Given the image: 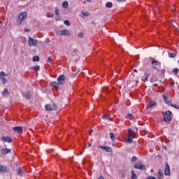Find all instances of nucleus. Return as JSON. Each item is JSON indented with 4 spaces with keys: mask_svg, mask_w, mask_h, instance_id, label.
<instances>
[{
    "mask_svg": "<svg viewBox=\"0 0 179 179\" xmlns=\"http://www.w3.org/2000/svg\"><path fill=\"white\" fill-rule=\"evenodd\" d=\"M27 19V12L22 11L20 13L17 17V23L20 25L24 20Z\"/></svg>",
    "mask_w": 179,
    "mask_h": 179,
    "instance_id": "1",
    "label": "nucleus"
},
{
    "mask_svg": "<svg viewBox=\"0 0 179 179\" xmlns=\"http://www.w3.org/2000/svg\"><path fill=\"white\" fill-rule=\"evenodd\" d=\"M171 114H173V113L170 110H168V111L162 113V115L164 117V122H166V124H169V122H170V121H171V118H172Z\"/></svg>",
    "mask_w": 179,
    "mask_h": 179,
    "instance_id": "2",
    "label": "nucleus"
},
{
    "mask_svg": "<svg viewBox=\"0 0 179 179\" xmlns=\"http://www.w3.org/2000/svg\"><path fill=\"white\" fill-rule=\"evenodd\" d=\"M55 33L57 36H64L66 37H69V36H71V31L68 29H64L62 31L57 30Z\"/></svg>",
    "mask_w": 179,
    "mask_h": 179,
    "instance_id": "3",
    "label": "nucleus"
},
{
    "mask_svg": "<svg viewBox=\"0 0 179 179\" xmlns=\"http://www.w3.org/2000/svg\"><path fill=\"white\" fill-rule=\"evenodd\" d=\"M134 167L136 170H142V171L145 170L146 169V166H145V164H142V162H141L136 163Z\"/></svg>",
    "mask_w": 179,
    "mask_h": 179,
    "instance_id": "4",
    "label": "nucleus"
},
{
    "mask_svg": "<svg viewBox=\"0 0 179 179\" xmlns=\"http://www.w3.org/2000/svg\"><path fill=\"white\" fill-rule=\"evenodd\" d=\"M134 138H135V132L129 133L128 136L126 138L125 142L132 143V142H134Z\"/></svg>",
    "mask_w": 179,
    "mask_h": 179,
    "instance_id": "5",
    "label": "nucleus"
},
{
    "mask_svg": "<svg viewBox=\"0 0 179 179\" xmlns=\"http://www.w3.org/2000/svg\"><path fill=\"white\" fill-rule=\"evenodd\" d=\"M28 42L30 47H36L38 44V41L36 39H34L31 37H29Z\"/></svg>",
    "mask_w": 179,
    "mask_h": 179,
    "instance_id": "6",
    "label": "nucleus"
},
{
    "mask_svg": "<svg viewBox=\"0 0 179 179\" xmlns=\"http://www.w3.org/2000/svg\"><path fill=\"white\" fill-rule=\"evenodd\" d=\"M45 108L47 111H52L57 110V105H55V103L48 104Z\"/></svg>",
    "mask_w": 179,
    "mask_h": 179,
    "instance_id": "7",
    "label": "nucleus"
},
{
    "mask_svg": "<svg viewBox=\"0 0 179 179\" xmlns=\"http://www.w3.org/2000/svg\"><path fill=\"white\" fill-rule=\"evenodd\" d=\"M171 174L170 165H169V163L165 162L164 176H171Z\"/></svg>",
    "mask_w": 179,
    "mask_h": 179,
    "instance_id": "8",
    "label": "nucleus"
},
{
    "mask_svg": "<svg viewBox=\"0 0 179 179\" xmlns=\"http://www.w3.org/2000/svg\"><path fill=\"white\" fill-rule=\"evenodd\" d=\"M98 148L103 149V150H105V152H108V153L113 152V148H110L109 146L99 145Z\"/></svg>",
    "mask_w": 179,
    "mask_h": 179,
    "instance_id": "9",
    "label": "nucleus"
},
{
    "mask_svg": "<svg viewBox=\"0 0 179 179\" xmlns=\"http://www.w3.org/2000/svg\"><path fill=\"white\" fill-rule=\"evenodd\" d=\"M66 78H65L64 75H61L58 78H57V83L59 85H65V80Z\"/></svg>",
    "mask_w": 179,
    "mask_h": 179,
    "instance_id": "10",
    "label": "nucleus"
},
{
    "mask_svg": "<svg viewBox=\"0 0 179 179\" xmlns=\"http://www.w3.org/2000/svg\"><path fill=\"white\" fill-rule=\"evenodd\" d=\"M11 152H12V149H10V148H1V155H3L11 153Z\"/></svg>",
    "mask_w": 179,
    "mask_h": 179,
    "instance_id": "11",
    "label": "nucleus"
},
{
    "mask_svg": "<svg viewBox=\"0 0 179 179\" xmlns=\"http://www.w3.org/2000/svg\"><path fill=\"white\" fill-rule=\"evenodd\" d=\"M1 141H3V142H7L8 143H10V142H12V138L9 136H3L1 138Z\"/></svg>",
    "mask_w": 179,
    "mask_h": 179,
    "instance_id": "12",
    "label": "nucleus"
},
{
    "mask_svg": "<svg viewBox=\"0 0 179 179\" xmlns=\"http://www.w3.org/2000/svg\"><path fill=\"white\" fill-rule=\"evenodd\" d=\"M13 129V131H15V132H18V134H23L22 127H14Z\"/></svg>",
    "mask_w": 179,
    "mask_h": 179,
    "instance_id": "13",
    "label": "nucleus"
},
{
    "mask_svg": "<svg viewBox=\"0 0 179 179\" xmlns=\"http://www.w3.org/2000/svg\"><path fill=\"white\" fill-rule=\"evenodd\" d=\"M8 171V168L6 166L0 164V173H7Z\"/></svg>",
    "mask_w": 179,
    "mask_h": 179,
    "instance_id": "14",
    "label": "nucleus"
},
{
    "mask_svg": "<svg viewBox=\"0 0 179 179\" xmlns=\"http://www.w3.org/2000/svg\"><path fill=\"white\" fill-rule=\"evenodd\" d=\"M10 93L9 91L8 90V88H4L3 92H2V96H4V97H8L9 96Z\"/></svg>",
    "mask_w": 179,
    "mask_h": 179,
    "instance_id": "15",
    "label": "nucleus"
},
{
    "mask_svg": "<svg viewBox=\"0 0 179 179\" xmlns=\"http://www.w3.org/2000/svg\"><path fill=\"white\" fill-rule=\"evenodd\" d=\"M141 80L144 82H148L149 81V75L148 73H145L144 76L141 78Z\"/></svg>",
    "mask_w": 179,
    "mask_h": 179,
    "instance_id": "16",
    "label": "nucleus"
},
{
    "mask_svg": "<svg viewBox=\"0 0 179 179\" xmlns=\"http://www.w3.org/2000/svg\"><path fill=\"white\" fill-rule=\"evenodd\" d=\"M24 97H26L27 99H31V92H26L24 93Z\"/></svg>",
    "mask_w": 179,
    "mask_h": 179,
    "instance_id": "17",
    "label": "nucleus"
},
{
    "mask_svg": "<svg viewBox=\"0 0 179 179\" xmlns=\"http://www.w3.org/2000/svg\"><path fill=\"white\" fill-rule=\"evenodd\" d=\"M156 103L155 101H151L148 105H147L146 108H152V107H155Z\"/></svg>",
    "mask_w": 179,
    "mask_h": 179,
    "instance_id": "18",
    "label": "nucleus"
},
{
    "mask_svg": "<svg viewBox=\"0 0 179 179\" xmlns=\"http://www.w3.org/2000/svg\"><path fill=\"white\" fill-rule=\"evenodd\" d=\"M68 6H69L68 1H64L62 3V8H64V9H68Z\"/></svg>",
    "mask_w": 179,
    "mask_h": 179,
    "instance_id": "19",
    "label": "nucleus"
},
{
    "mask_svg": "<svg viewBox=\"0 0 179 179\" xmlns=\"http://www.w3.org/2000/svg\"><path fill=\"white\" fill-rule=\"evenodd\" d=\"M51 86H53V87H58V85H59L58 83V81H54L50 83Z\"/></svg>",
    "mask_w": 179,
    "mask_h": 179,
    "instance_id": "20",
    "label": "nucleus"
},
{
    "mask_svg": "<svg viewBox=\"0 0 179 179\" xmlns=\"http://www.w3.org/2000/svg\"><path fill=\"white\" fill-rule=\"evenodd\" d=\"M163 177H164L163 173L159 171L157 175V178L162 179L163 178Z\"/></svg>",
    "mask_w": 179,
    "mask_h": 179,
    "instance_id": "21",
    "label": "nucleus"
},
{
    "mask_svg": "<svg viewBox=\"0 0 179 179\" xmlns=\"http://www.w3.org/2000/svg\"><path fill=\"white\" fill-rule=\"evenodd\" d=\"M151 64L154 65V66H157V65H159V62H157V60H155V59H152Z\"/></svg>",
    "mask_w": 179,
    "mask_h": 179,
    "instance_id": "22",
    "label": "nucleus"
},
{
    "mask_svg": "<svg viewBox=\"0 0 179 179\" xmlns=\"http://www.w3.org/2000/svg\"><path fill=\"white\" fill-rule=\"evenodd\" d=\"M131 179H138V176H136L134 171H131Z\"/></svg>",
    "mask_w": 179,
    "mask_h": 179,
    "instance_id": "23",
    "label": "nucleus"
},
{
    "mask_svg": "<svg viewBox=\"0 0 179 179\" xmlns=\"http://www.w3.org/2000/svg\"><path fill=\"white\" fill-rule=\"evenodd\" d=\"M106 8H113V3L112 2H107L105 5Z\"/></svg>",
    "mask_w": 179,
    "mask_h": 179,
    "instance_id": "24",
    "label": "nucleus"
},
{
    "mask_svg": "<svg viewBox=\"0 0 179 179\" xmlns=\"http://www.w3.org/2000/svg\"><path fill=\"white\" fill-rule=\"evenodd\" d=\"M32 61L34 62H37L40 61V57L38 56H34L32 59Z\"/></svg>",
    "mask_w": 179,
    "mask_h": 179,
    "instance_id": "25",
    "label": "nucleus"
},
{
    "mask_svg": "<svg viewBox=\"0 0 179 179\" xmlns=\"http://www.w3.org/2000/svg\"><path fill=\"white\" fill-rule=\"evenodd\" d=\"M102 118L103 120H107L108 121H113V119L110 116H108V115L102 116Z\"/></svg>",
    "mask_w": 179,
    "mask_h": 179,
    "instance_id": "26",
    "label": "nucleus"
},
{
    "mask_svg": "<svg viewBox=\"0 0 179 179\" xmlns=\"http://www.w3.org/2000/svg\"><path fill=\"white\" fill-rule=\"evenodd\" d=\"M1 80L2 81L3 84L8 83V79L5 77L0 78Z\"/></svg>",
    "mask_w": 179,
    "mask_h": 179,
    "instance_id": "27",
    "label": "nucleus"
},
{
    "mask_svg": "<svg viewBox=\"0 0 179 179\" xmlns=\"http://www.w3.org/2000/svg\"><path fill=\"white\" fill-rule=\"evenodd\" d=\"M31 69H33L34 71H40V66H38V65H36V66H33V67H31Z\"/></svg>",
    "mask_w": 179,
    "mask_h": 179,
    "instance_id": "28",
    "label": "nucleus"
},
{
    "mask_svg": "<svg viewBox=\"0 0 179 179\" xmlns=\"http://www.w3.org/2000/svg\"><path fill=\"white\" fill-rule=\"evenodd\" d=\"M22 174H23V170L22 168H19L17 171V176H22Z\"/></svg>",
    "mask_w": 179,
    "mask_h": 179,
    "instance_id": "29",
    "label": "nucleus"
},
{
    "mask_svg": "<svg viewBox=\"0 0 179 179\" xmlns=\"http://www.w3.org/2000/svg\"><path fill=\"white\" fill-rule=\"evenodd\" d=\"M5 76H8V74H5V72L1 71L0 72V78H5Z\"/></svg>",
    "mask_w": 179,
    "mask_h": 179,
    "instance_id": "30",
    "label": "nucleus"
},
{
    "mask_svg": "<svg viewBox=\"0 0 179 179\" xmlns=\"http://www.w3.org/2000/svg\"><path fill=\"white\" fill-rule=\"evenodd\" d=\"M110 138L112 141H114V139H115V134H114L113 133H110Z\"/></svg>",
    "mask_w": 179,
    "mask_h": 179,
    "instance_id": "31",
    "label": "nucleus"
},
{
    "mask_svg": "<svg viewBox=\"0 0 179 179\" xmlns=\"http://www.w3.org/2000/svg\"><path fill=\"white\" fill-rule=\"evenodd\" d=\"M168 56L169 58H176V53H169Z\"/></svg>",
    "mask_w": 179,
    "mask_h": 179,
    "instance_id": "32",
    "label": "nucleus"
},
{
    "mask_svg": "<svg viewBox=\"0 0 179 179\" xmlns=\"http://www.w3.org/2000/svg\"><path fill=\"white\" fill-rule=\"evenodd\" d=\"M162 99H164V100H165V101H167V99H169V94H164L162 95Z\"/></svg>",
    "mask_w": 179,
    "mask_h": 179,
    "instance_id": "33",
    "label": "nucleus"
},
{
    "mask_svg": "<svg viewBox=\"0 0 179 179\" xmlns=\"http://www.w3.org/2000/svg\"><path fill=\"white\" fill-rule=\"evenodd\" d=\"M173 71L175 73V75L177 76L178 75L179 69L178 68H175Z\"/></svg>",
    "mask_w": 179,
    "mask_h": 179,
    "instance_id": "34",
    "label": "nucleus"
},
{
    "mask_svg": "<svg viewBox=\"0 0 179 179\" xmlns=\"http://www.w3.org/2000/svg\"><path fill=\"white\" fill-rule=\"evenodd\" d=\"M81 15H83V16H89L90 13L89 12L81 11Z\"/></svg>",
    "mask_w": 179,
    "mask_h": 179,
    "instance_id": "35",
    "label": "nucleus"
},
{
    "mask_svg": "<svg viewBox=\"0 0 179 179\" xmlns=\"http://www.w3.org/2000/svg\"><path fill=\"white\" fill-rule=\"evenodd\" d=\"M55 15H59V9H58V7H55Z\"/></svg>",
    "mask_w": 179,
    "mask_h": 179,
    "instance_id": "36",
    "label": "nucleus"
},
{
    "mask_svg": "<svg viewBox=\"0 0 179 179\" xmlns=\"http://www.w3.org/2000/svg\"><path fill=\"white\" fill-rule=\"evenodd\" d=\"M64 23L66 26H71V22L69 20H64Z\"/></svg>",
    "mask_w": 179,
    "mask_h": 179,
    "instance_id": "37",
    "label": "nucleus"
},
{
    "mask_svg": "<svg viewBox=\"0 0 179 179\" xmlns=\"http://www.w3.org/2000/svg\"><path fill=\"white\" fill-rule=\"evenodd\" d=\"M62 16L60 15H56V20L57 22H59L61 20Z\"/></svg>",
    "mask_w": 179,
    "mask_h": 179,
    "instance_id": "38",
    "label": "nucleus"
},
{
    "mask_svg": "<svg viewBox=\"0 0 179 179\" xmlns=\"http://www.w3.org/2000/svg\"><path fill=\"white\" fill-rule=\"evenodd\" d=\"M126 118H127V120H132V114L129 113Z\"/></svg>",
    "mask_w": 179,
    "mask_h": 179,
    "instance_id": "39",
    "label": "nucleus"
},
{
    "mask_svg": "<svg viewBox=\"0 0 179 179\" xmlns=\"http://www.w3.org/2000/svg\"><path fill=\"white\" fill-rule=\"evenodd\" d=\"M138 159V158H137L136 157L134 156V157L131 158V163H134V162H136V159Z\"/></svg>",
    "mask_w": 179,
    "mask_h": 179,
    "instance_id": "40",
    "label": "nucleus"
},
{
    "mask_svg": "<svg viewBox=\"0 0 179 179\" xmlns=\"http://www.w3.org/2000/svg\"><path fill=\"white\" fill-rule=\"evenodd\" d=\"M47 17H54V15L52 13H48L47 14Z\"/></svg>",
    "mask_w": 179,
    "mask_h": 179,
    "instance_id": "41",
    "label": "nucleus"
},
{
    "mask_svg": "<svg viewBox=\"0 0 179 179\" xmlns=\"http://www.w3.org/2000/svg\"><path fill=\"white\" fill-rule=\"evenodd\" d=\"M171 107H174V108H177L178 110H179V106L177 105L171 104Z\"/></svg>",
    "mask_w": 179,
    "mask_h": 179,
    "instance_id": "42",
    "label": "nucleus"
},
{
    "mask_svg": "<svg viewBox=\"0 0 179 179\" xmlns=\"http://www.w3.org/2000/svg\"><path fill=\"white\" fill-rule=\"evenodd\" d=\"M172 25L173 26V27H175V29H177V27H178V24L177 23H173Z\"/></svg>",
    "mask_w": 179,
    "mask_h": 179,
    "instance_id": "43",
    "label": "nucleus"
},
{
    "mask_svg": "<svg viewBox=\"0 0 179 179\" xmlns=\"http://www.w3.org/2000/svg\"><path fill=\"white\" fill-rule=\"evenodd\" d=\"M51 61H52V57H49L48 58V62H51Z\"/></svg>",
    "mask_w": 179,
    "mask_h": 179,
    "instance_id": "44",
    "label": "nucleus"
},
{
    "mask_svg": "<svg viewBox=\"0 0 179 179\" xmlns=\"http://www.w3.org/2000/svg\"><path fill=\"white\" fill-rule=\"evenodd\" d=\"M24 31H26L27 33H29L30 31V29H28L27 27L24 29Z\"/></svg>",
    "mask_w": 179,
    "mask_h": 179,
    "instance_id": "45",
    "label": "nucleus"
},
{
    "mask_svg": "<svg viewBox=\"0 0 179 179\" xmlns=\"http://www.w3.org/2000/svg\"><path fill=\"white\" fill-rule=\"evenodd\" d=\"M117 2H119V3H121L122 2H125V1H127V0H117Z\"/></svg>",
    "mask_w": 179,
    "mask_h": 179,
    "instance_id": "46",
    "label": "nucleus"
},
{
    "mask_svg": "<svg viewBox=\"0 0 179 179\" xmlns=\"http://www.w3.org/2000/svg\"><path fill=\"white\" fill-rule=\"evenodd\" d=\"M145 179H156V178L153 177V176H150Z\"/></svg>",
    "mask_w": 179,
    "mask_h": 179,
    "instance_id": "47",
    "label": "nucleus"
},
{
    "mask_svg": "<svg viewBox=\"0 0 179 179\" xmlns=\"http://www.w3.org/2000/svg\"><path fill=\"white\" fill-rule=\"evenodd\" d=\"M128 132H129V134H131V133L135 132V131H132V129H129Z\"/></svg>",
    "mask_w": 179,
    "mask_h": 179,
    "instance_id": "48",
    "label": "nucleus"
},
{
    "mask_svg": "<svg viewBox=\"0 0 179 179\" xmlns=\"http://www.w3.org/2000/svg\"><path fill=\"white\" fill-rule=\"evenodd\" d=\"M78 37H83V34L79 33L78 34Z\"/></svg>",
    "mask_w": 179,
    "mask_h": 179,
    "instance_id": "49",
    "label": "nucleus"
},
{
    "mask_svg": "<svg viewBox=\"0 0 179 179\" xmlns=\"http://www.w3.org/2000/svg\"><path fill=\"white\" fill-rule=\"evenodd\" d=\"M162 73H163V74L166 73V70H164V69L162 70Z\"/></svg>",
    "mask_w": 179,
    "mask_h": 179,
    "instance_id": "50",
    "label": "nucleus"
},
{
    "mask_svg": "<svg viewBox=\"0 0 179 179\" xmlns=\"http://www.w3.org/2000/svg\"><path fill=\"white\" fill-rule=\"evenodd\" d=\"M73 52H78V49H74V50H73Z\"/></svg>",
    "mask_w": 179,
    "mask_h": 179,
    "instance_id": "51",
    "label": "nucleus"
},
{
    "mask_svg": "<svg viewBox=\"0 0 179 179\" xmlns=\"http://www.w3.org/2000/svg\"><path fill=\"white\" fill-rule=\"evenodd\" d=\"M90 134H93V129L90 130Z\"/></svg>",
    "mask_w": 179,
    "mask_h": 179,
    "instance_id": "52",
    "label": "nucleus"
},
{
    "mask_svg": "<svg viewBox=\"0 0 179 179\" xmlns=\"http://www.w3.org/2000/svg\"><path fill=\"white\" fill-rule=\"evenodd\" d=\"M88 146H89V148H90L92 146V143H89Z\"/></svg>",
    "mask_w": 179,
    "mask_h": 179,
    "instance_id": "53",
    "label": "nucleus"
},
{
    "mask_svg": "<svg viewBox=\"0 0 179 179\" xmlns=\"http://www.w3.org/2000/svg\"><path fill=\"white\" fill-rule=\"evenodd\" d=\"M153 86H154L155 87H157V84H154Z\"/></svg>",
    "mask_w": 179,
    "mask_h": 179,
    "instance_id": "54",
    "label": "nucleus"
},
{
    "mask_svg": "<svg viewBox=\"0 0 179 179\" xmlns=\"http://www.w3.org/2000/svg\"><path fill=\"white\" fill-rule=\"evenodd\" d=\"M87 2H92V0H85Z\"/></svg>",
    "mask_w": 179,
    "mask_h": 179,
    "instance_id": "55",
    "label": "nucleus"
},
{
    "mask_svg": "<svg viewBox=\"0 0 179 179\" xmlns=\"http://www.w3.org/2000/svg\"><path fill=\"white\" fill-rule=\"evenodd\" d=\"M134 72H138V70L137 69H134Z\"/></svg>",
    "mask_w": 179,
    "mask_h": 179,
    "instance_id": "56",
    "label": "nucleus"
},
{
    "mask_svg": "<svg viewBox=\"0 0 179 179\" xmlns=\"http://www.w3.org/2000/svg\"><path fill=\"white\" fill-rule=\"evenodd\" d=\"M153 68H154V69H157V67H156V66H154Z\"/></svg>",
    "mask_w": 179,
    "mask_h": 179,
    "instance_id": "57",
    "label": "nucleus"
},
{
    "mask_svg": "<svg viewBox=\"0 0 179 179\" xmlns=\"http://www.w3.org/2000/svg\"><path fill=\"white\" fill-rule=\"evenodd\" d=\"M151 173H153V169H151Z\"/></svg>",
    "mask_w": 179,
    "mask_h": 179,
    "instance_id": "58",
    "label": "nucleus"
},
{
    "mask_svg": "<svg viewBox=\"0 0 179 179\" xmlns=\"http://www.w3.org/2000/svg\"><path fill=\"white\" fill-rule=\"evenodd\" d=\"M138 83V80H136V83Z\"/></svg>",
    "mask_w": 179,
    "mask_h": 179,
    "instance_id": "59",
    "label": "nucleus"
},
{
    "mask_svg": "<svg viewBox=\"0 0 179 179\" xmlns=\"http://www.w3.org/2000/svg\"><path fill=\"white\" fill-rule=\"evenodd\" d=\"M92 24H94V22H92Z\"/></svg>",
    "mask_w": 179,
    "mask_h": 179,
    "instance_id": "60",
    "label": "nucleus"
},
{
    "mask_svg": "<svg viewBox=\"0 0 179 179\" xmlns=\"http://www.w3.org/2000/svg\"><path fill=\"white\" fill-rule=\"evenodd\" d=\"M0 149H1V145H0Z\"/></svg>",
    "mask_w": 179,
    "mask_h": 179,
    "instance_id": "61",
    "label": "nucleus"
}]
</instances>
